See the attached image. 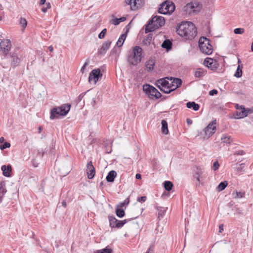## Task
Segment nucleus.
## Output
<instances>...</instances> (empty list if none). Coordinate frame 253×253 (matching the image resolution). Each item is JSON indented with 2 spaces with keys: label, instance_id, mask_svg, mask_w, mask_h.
<instances>
[{
  "label": "nucleus",
  "instance_id": "34",
  "mask_svg": "<svg viewBox=\"0 0 253 253\" xmlns=\"http://www.w3.org/2000/svg\"><path fill=\"white\" fill-rule=\"evenodd\" d=\"M164 185L165 189L168 191L171 190L173 187V184L171 181H166L164 183Z\"/></svg>",
  "mask_w": 253,
  "mask_h": 253
},
{
  "label": "nucleus",
  "instance_id": "12",
  "mask_svg": "<svg viewBox=\"0 0 253 253\" xmlns=\"http://www.w3.org/2000/svg\"><path fill=\"white\" fill-rule=\"evenodd\" d=\"M204 65L211 70H216L218 66V64L216 61L208 57L205 59Z\"/></svg>",
  "mask_w": 253,
  "mask_h": 253
},
{
  "label": "nucleus",
  "instance_id": "15",
  "mask_svg": "<svg viewBox=\"0 0 253 253\" xmlns=\"http://www.w3.org/2000/svg\"><path fill=\"white\" fill-rule=\"evenodd\" d=\"M111 41H106L104 42L101 47L98 50V53L100 55H104L106 53L107 50L109 49L111 44Z\"/></svg>",
  "mask_w": 253,
  "mask_h": 253
},
{
  "label": "nucleus",
  "instance_id": "36",
  "mask_svg": "<svg viewBox=\"0 0 253 253\" xmlns=\"http://www.w3.org/2000/svg\"><path fill=\"white\" fill-rule=\"evenodd\" d=\"M158 87L161 89V91L165 92V93H169L171 91L174 90V89H172V88H169V85L166 86L164 87H160V85H158Z\"/></svg>",
  "mask_w": 253,
  "mask_h": 253
},
{
  "label": "nucleus",
  "instance_id": "8",
  "mask_svg": "<svg viewBox=\"0 0 253 253\" xmlns=\"http://www.w3.org/2000/svg\"><path fill=\"white\" fill-rule=\"evenodd\" d=\"M3 59L5 62L10 63L11 66L13 67L17 66L21 61V59L17 53L15 52H10L6 55Z\"/></svg>",
  "mask_w": 253,
  "mask_h": 253
},
{
  "label": "nucleus",
  "instance_id": "41",
  "mask_svg": "<svg viewBox=\"0 0 253 253\" xmlns=\"http://www.w3.org/2000/svg\"><path fill=\"white\" fill-rule=\"evenodd\" d=\"M19 23L20 25L23 28V29H25V28L26 27L27 25V22L26 20V19L23 18H21L19 21Z\"/></svg>",
  "mask_w": 253,
  "mask_h": 253
},
{
  "label": "nucleus",
  "instance_id": "13",
  "mask_svg": "<svg viewBox=\"0 0 253 253\" xmlns=\"http://www.w3.org/2000/svg\"><path fill=\"white\" fill-rule=\"evenodd\" d=\"M206 176L204 174V169L200 168H197L193 175L194 178L196 179L198 183L196 184L197 185H199L201 183L204 177Z\"/></svg>",
  "mask_w": 253,
  "mask_h": 253
},
{
  "label": "nucleus",
  "instance_id": "26",
  "mask_svg": "<svg viewBox=\"0 0 253 253\" xmlns=\"http://www.w3.org/2000/svg\"><path fill=\"white\" fill-rule=\"evenodd\" d=\"M108 219L109 221L110 226L111 228H116L115 225L118 222V219H117L114 216L111 215H109L108 216Z\"/></svg>",
  "mask_w": 253,
  "mask_h": 253
},
{
  "label": "nucleus",
  "instance_id": "31",
  "mask_svg": "<svg viewBox=\"0 0 253 253\" xmlns=\"http://www.w3.org/2000/svg\"><path fill=\"white\" fill-rule=\"evenodd\" d=\"M126 35L125 34H123L121 35L120 37L118 39L117 42V45L118 47H121L123 45V43L126 40Z\"/></svg>",
  "mask_w": 253,
  "mask_h": 253
},
{
  "label": "nucleus",
  "instance_id": "4",
  "mask_svg": "<svg viewBox=\"0 0 253 253\" xmlns=\"http://www.w3.org/2000/svg\"><path fill=\"white\" fill-rule=\"evenodd\" d=\"M71 105L70 104H64L60 107L54 108L51 110L50 118L53 120L56 118H59L60 116H64L67 114L70 109Z\"/></svg>",
  "mask_w": 253,
  "mask_h": 253
},
{
  "label": "nucleus",
  "instance_id": "45",
  "mask_svg": "<svg viewBox=\"0 0 253 253\" xmlns=\"http://www.w3.org/2000/svg\"><path fill=\"white\" fill-rule=\"evenodd\" d=\"M244 29L243 28H238L234 30V32L236 34H242L244 33Z\"/></svg>",
  "mask_w": 253,
  "mask_h": 253
},
{
  "label": "nucleus",
  "instance_id": "28",
  "mask_svg": "<svg viewBox=\"0 0 253 253\" xmlns=\"http://www.w3.org/2000/svg\"><path fill=\"white\" fill-rule=\"evenodd\" d=\"M221 142L226 144H230L232 142V139L229 135L224 134L221 138Z\"/></svg>",
  "mask_w": 253,
  "mask_h": 253
},
{
  "label": "nucleus",
  "instance_id": "24",
  "mask_svg": "<svg viewBox=\"0 0 253 253\" xmlns=\"http://www.w3.org/2000/svg\"><path fill=\"white\" fill-rule=\"evenodd\" d=\"M162 124V132L165 134H168L169 130L168 128V123L165 120H163L161 122Z\"/></svg>",
  "mask_w": 253,
  "mask_h": 253
},
{
  "label": "nucleus",
  "instance_id": "49",
  "mask_svg": "<svg viewBox=\"0 0 253 253\" xmlns=\"http://www.w3.org/2000/svg\"><path fill=\"white\" fill-rule=\"evenodd\" d=\"M219 167V164L218 162L217 161L215 162L213 165L212 169H213V170H216L217 169H218Z\"/></svg>",
  "mask_w": 253,
  "mask_h": 253
},
{
  "label": "nucleus",
  "instance_id": "53",
  "mask_svg": "<svg viewBox=\"0 0 253 253\" xmlns=\"http://www.w3.org/2000/svg\"><path fill=\"white\" fill-rule=\"evenodd\" d=\"M217 90H216V89H212V90H211V91H210L209 92V95H211V96H212V95H214V94H216L217 93Z\"/></svg>",
  "mask_w": 253,
  "mask_h": 253
},
{
  "label": "nucleus",
  "instance_id": "2",
  "mask_svg": "<svg viewBox=\"0 0 253 253\" xmlns=\"http://www.w3.org/2000/svg\"><path fill=\"white\" fill-rule=\"evenodd\" d=\"M143 53V49L140 46H134L132 51H130L128 54L127 62L131 65H137L141 61Z\"/></svg>",
  "mask_w": 253,
  "mask_h": 253
},
{
  "label": "nucleus",
  "instance_id": "32",
  "mask_svg": "<svg viewBox=\"0 0 253 253\" xmlns=\"http://www.w3.org/2000/svg\"><path fill=\"white\" fill-rule=\"evenodd\" d=\"M153 37V35L152 34H148L146 37L144 39L143 41V43L146 45H149L151 43Z\"/></svg>",
  "mask_w": 253,
  "mask_h": 253
},
{
  "label": "nucleus",
  "instance_id": "43",
  "mask_svg": "<svg viewBox=\"0 0 253 253\" xmlns=\"http://www.w3.org/2000/svg\"><path fill=\"white\" fill-rule=\"evenodd\" d=\"M107 32V29H104L102 30V31L98 35V38L100 39H102L105 37V36Z\"/></svg>",
  "mask_w": 253,
  "mask_h": 253
},
{
  "label": "nucleus",
  "instance_id": "18",
  "mask_svg": "<svg viewBox=\"0 0 253 253\" xmlns=\"http://www.w3.org/2000/svg\"><path fill=\"white\" fill-rule=\"evenodd\" d=\"M155 66V61L152 59L148 60L145 64V66L148 72L153 70Z\"/></svg>",
  "mask_w": 253,
  "mask_h": 253
},
{
  "label": "nucleus",
  "instance_id": "23",
  "mask_svg": "<svg viewBox=\"0 0 253 253\" xmlns=\"http://www.w3.org/2000/svg\"><path fill=\"white\" fill-rule=\"evenodd\" d=\"M186 107L188 108H192L194 111H197L199 109V105L195 102H188L186 103Z\"/></svg>",
  "mask_w": 253,
  "mask_h": 253
},
{
  "label": "nucleus",
  "instance_id": "51",
  "mask_svg": "<svg viewBox=\"0 0 253 253\" xmlns=\"http://www.w3.org/2000/svg\"><path fill=\"white\" fill-rule=\"evenodd\" d=\"M147 199V197L146 196H141L140 197L137 198V201L139 202H144Z\"/></svg>",
  "mask_w": 253,
  "mask_h": 253
},
{
  "label": "nucleus",
  "instance_id": "44",
  "mask_svg": "<svg viewBox=\"0 0 253 253\" xmlns=\"http://www.w3.org/2000/svg\"><path fill=\"white\" fill-rule=\"evenodd\" d=\"M155 245L154 243H152L150 247L149 248L148 251L146 252V253H155Z\"/></svg>",
  "mask_w": 253,
  "mask_h": 253
},
{
  "label": "nucleus",
  "instance_id": "39",
  "mask_svg": "<svg viewBox=\"0 0 253 253\" xmlns=\"http://www.w3.org/2000/svg\"><path fill=\"white\" fill-rule=\"evenodd\" d=\"M127 222V219H125L124 220H118V222H117V224L115 225L116 228H119L123 227L124 225V224L125 223H126Z\"/></svg>",
  "mask_w": 253,
  "mask_h": 253
},
{
  "label": "nucleus",
  "instance_id": "58",
  "mask_svg": "<svg viewBox=\"0 0 253 253\" xmlns=\"http://www.w3.org/2000/svg\"><path fill=\"white\" fill-rule=\"evenodd\" d=\"M186 122L188 124H191L192 123V120L189 119H187Z\"/></svg>",
  "mask_w": 253,
  "mask_h": 253
},
{
  "label": "nucleus",
  "instance_id": "57",
  "mask_svg": "<svg viewBox=\"0 0 253 253\" xmlns=\"http://www.w3.org/2000/svg\"><path fill=\"white\" fill-rule=\"evenodd\" d=\"M45 2H46V0H41L40 2V5H43L45 3H46Z\"/></svg>",
  "mask_w": 253,
  "mask_h": 253
},
{
  "label": "nucleus",
  "instance_id": "25",
  "mask_svg": "<svg viewBox=\"0 0 253 253\" xmlns=\"http://www.w3.org/2000/svg\"><path fill=\"white\" fill-rule=\"evenodd\" d=\"M172 42L169 40H166L164 41L162 44V47L167 49V51L171 48Z\"/></svg>",
  "mask_w": 253,
  "mask_h": 253
},
{
  "label": "nucleus",
  "instance_id": "47",
  "mask_svg": "<svg viewBox=\"0 0 253 253\" xmlns=\"http://www.w3.org/2000/svg\"><path fill=\"white\" fill-rule=\"evenodd\" d=\"M245 196V192H236V196L235 198H243Z\"/></svg>",
  "mask_w": 253,
  "mask_h": 253
},
{
  "label": "nucleus",
  "instance_id": "14",
  "mask_svg": "<svg viewBox=\"0 0 253 253\" xmlns=\"http://www.w3.org/2000/svg\"><path fill=\"white\" fill-rule=\"evenodd\" d=\"M86 174L88 179L93 178L95 175V170L91 161L88 162L86 164Z\"/></svg>",
  "mask_w": 253,
  "mask_h": 253
},
{
  "label": "nucleus",
  "instance_id": "61",
  "mask_svg": "<svg viewBox=\"0 0 253 253\" xmlns=\"http://www.w3.org/2000/svg\"><path fill=\"white\" fill-rule=\"evenodd\" d=\"M43 128L42 126H39L38 128L39 132L40 133L42 130Z\"/></svg>",
  "mask_w": 253,
  "mask_h": 253
},
{
  "label": "nucleus",
  "instance_id": "16",
  "mask_svg": "<svg viewBox=\"0 0 253 253\" xmlns=\"http://www.w3.org/2000/svg\"><path fill=\"white\" fill-rule=\"evenodd\" d=\"M144 0H133L131 10L134 11L140 8L144 5Z\"/></svg>",
  "mask_w": 253,
  "mask_h": 253
},
{
  "label": "nucleus",
  "instance_id": "64",
  "mask_svg": "<svg viewBox=\"0 0 253 253\" xmlns=\"http://www.w3.org/2000/svg\"><path fill=\"white\" fill-rule=\"evenodd\" d=\"M125 206V203H122L121 204L120 207H123V206Z\"/></svg>",
  "mask_w": 253,
  "mask_h": 253
},
{
  "label": "nucleus",
  "instance_id": "7",
  "mask_svg": "<svg viewBox=\"0 0 253 253\" xmlns=\"http://www.w3.org/2000/svg\"><path fill=\"white\" fill-rule=\"evenodd\" d=\"M175 9V5L170 1L166 0L163 2L159 8L158 12L162 14H170Z\"/></svg>",
  "mask_w": 253,
  "mask_h": 253
},
{
  "label": "nucleus",
  "instance_id": "27",
  "mask_svg": "<svg viewBox=\"0 0 253 253\" xmlns=\"http://www.w3.org/2000/svg\"><path fill=\"white\" fill-rule=\"evenodd\" d=\"M242 68H243V64H239L236 70V72L234 74V76L236 78H240L242 76Z\"/></svg>",
  "mask_w": 253,
  "mask_h": 253
},
{
  "label": "nucleus",
  "instance_id": "60",
  "mask_svg": "<svg viewBox=\"0 0 253 253\" xmlns=\"http://www.w3.org/2000/svg\"><path fill=\"white\" fill-rule=\"evenodd\" d=\"M62 204V205L64 207H66V202L65 201H63L61 203Z\"/></svg>",
  "mask_w": 253,
  "mask_h": 253
},
{
  "label": "nucleus",
  "instance_id": "46",
  "mask_svg": "<svg viewBox=\"0 0 253 253\" xmlns=\"http://www.w3.org/2000/svg\"><path fill=\"white\" fill-rule=\"evenodd\" d=\"M51 5L49 2H47L45 3V6H43L41 10L43 12H46L48 9L50 8Z\"/></svg>",
  "mask_w": 253,
  "mask_h": 253
},
{
  "label": "nucleus",
  "instance_id": "5",
  "mask_svg": "<svg viewBox=\"0 0 253 253\" xmlns=\"http://www.w3.org/2000/svg\"><path fill=\"white\" fill-rule=\"evenodd\" d=\"M199 46L201 51L207 55L212 53V45L210 43V40L205 37H201L199 40Z\"/></svg>",
  "mask_w": 253,
  "mask_h": 253
},
{
  "label": "nucleus",
  "instance_id": "20",
  "mask_svg": "<svg viewBox=\"0 0 253 253\" xmlns=\"http://www.w3.org/2000/svg\"><path fill=\"white\" fill-rule=\"evenodd\" d=\"M237 118H242L247 116V112L246 111L245 108L238 109L236 111Z\"/></svg>",
  "mask_w": 253,
  "mask_h": 253
},
{
  "label": "nucleus",
  "instance_id": "50",
  "mask_svg": "<svg viewBox=\"0 0 253 253\" xmlns=\"http://www.w3.org/2000/svg\"><path fill=\"white\" fill-rule=\"evenodd\" d=\"M89 63V59H87L86 60V61H85V63L84 64V65H83V66L81 68V71L83 73L84 72V69H85V67L86 66H87Z\"/></svg>",
  "mask_w": 253,
  "mask_h": 253
},
{
  "label": "nucleus",
  "instance_id": "30",
  "mask_svg": "<svg viewBox=\"0 0 253 253\" xmlns=\"http://www.w3.org/2000/svg\"><path fill=\"white\" fill-rule=\"evenodd\" d=\"M206 74V71L202 68H198L195 73V76L197 78L203 77Z\"/></svg>",
  "mask_w": 253,
  "mask_h": 253
},
{
  "label": "nucleus",
  "instance_id": "17",
  "mask_svg": "<svg viewBox=\"0 0 253 253\" xmlns=\"http://www.w3.org/2000/svg\"><path fill=\"white\" fill-rule=\"evenodd\" d=\"M1 169L2 171V173L4 176L9 177L10 176V173L11 172L12 168L10 165L7 166L3 165L2 166Z\"/></svg>",
  "mask_w": 253,
  "mask_h": 253
},
{
  "label": "nucleus",
  "instance_id": "56",
  "mask_svg": "<svg viewBox=\"0 0 253 253\" xmlns=\"http://www.w3.org/2000/svg\"><path fill=\"white\" fill-rule=\"evenodd\" d=\"M219 232L221 233L222 231L223 230V225L222 224H221L219 226Z\"/></svg>",
  "mask_w": 253,
  "mask_h": 253
},
{
  "label": "nucleus",
  "instance_id": "9",
  "mask_svg": "<svg viewBox=\"0 0 253 253\" xmlns=\"http://www.w3.org/2000/svg\"><path fill=\"white\" fill-rule=\"evenodd\" d=\"M11 48V42L9 40H3L0 42V55L4 57L8 54Z\"/></svg>",
  "mask_w": 253,
  "mask_h": 253
},
{
  "label": "nucleus",
  "instance_id": "6",
  "mask_svg": "<svg viewBox=\"0 0 253 253\" xmlns=\"http://www.w3.org/2000/svg\"><path fill=\"white\" fill-rule=\"evenodd\" d=\"M143 90L151 99L154 98L158 99L162 96L161 93L155 87L150 84H145L143 85Z\"/></svg>",
  "mask_w": 253,
  "mask_h": 253
},
{
  "label": "nucleus",
  "instance_id": "19",
  "mask_svg": "<svg viewBox=\"0 0 253 253\" xmlns=\"http://www.w3.org/2000/svg\"><path fill=\"white\" fill-rule=\"evenodd\" d=\"M117 176V172L114 170L109 171L106 176V180L109 182H112L114 181L115 177Z\"/></svg>",
  "mask_w": 253,
  "mask_h": 253
},
{
  "label": "nucleus",
  "instance_id": "40",
  "mask_svg": "<svg viewBox=\"0 0 253 253\" xmlns=\"http://www.w3.org/2000/svg\"><path fill=\"white\" fill-rule=\"evenodd\" d=\"M245 167V164L244 163H242L240 164H239L236 167V170L237 172H241L244 170V168Z\"/></svg>",
  "mask_w": 253,
  "mask_h": 253
},
{
  "label": "nucleus",
  "instance_id": "62",
  "mask_svg": "<svg viewBox=\"0 0 253 253\" xmlns=\"http://www.w3.org/2000/svg\"><path fill=\"white\" fill-rule=\"evenodd\" d=\"M48 49L50 51H52L53 50V48L52 46H50L48 47Z\"/></svg>",
  "mask_w": 253,
  "mask_h": 253
},
{
  "label": "nucleus",
  "instance_id": "38",
  "mask_svg": "<svg viewBox=\"0 0 253 253\" xmlns=\"http://www.w3.org/2000/svg\"><path fill=\"white\" fill-rule=\"evenodd\" d=\"M116 212L117 215L120 218L123 217L125 215V211L123 209H117Z\"/></svg>",
  "mask_w": 253,
  "mask_h": 253
},
{
  "label": "nucleus",
  "instance_id": "52",
  "mask_svg": "<svg viewBox=\"0 0 253 253\" xmlns=\"http://www.w3.org/2000/svg\"><path fill=\"white\" fill-rule=\"evenodd\" d=\"M133 0H125V2L126 4L129 5L130 6V8H131V6L133 4Z\"/></svg>",
  "mask_w": 253,
  "mask_h": 253
},
{
  "label": "nucleus",
  "instance_id": "10",
  "mask_svg": "<svg viewBox=\"0 0 253 253\" xmlns=\"http://www.w3.org/2000/svg\"><path fill=\"white\" fill-rule=\"evenodd\" d=\"M216 120L215 119L211 122L204 129L205 136L209 138L212 136L215 132Z\"/></svg>",
  "mask_w": 253,
  "mask_h": 253
},
{
  "label": "nucleus",
  "instance_id": "22",
  "mask_svg": "<svg viewBox=\"0 0 253 253\" xmlns=\"http://www.w3.org/2000/svg\"><path fill=\"white\" fill-rule=\"evenodd\" d=\"M182 80L179 78H174L172 81V85L173 87L172 89L175 90L177 88L180 86L182 84Z\"/></svg>",
  "mask_w": 253,
  "mask_h": 253
},
{
  "label": "nucleus",
  "instance_id": "48",
  "mask_svg": "<svg viewBox=\"0 0 253 253\" xmlns=\"http://www.w3.org/2000/svg\"><path fill=\"white\" fill-rule=\"evenodd\" d=\"M0 193H1L2 195H4L6 192V189L2 185V183H0Z\"/></svg>",
  "mask_w": 253,
  "mask_h": 253
},
{
  "label": "nucleus",
  "instance_id": "21",
  "mask_svg": "<svg viewBox=\"0 0 253 253\" xmlns=\"http://www.w3.org/2000/svg\"><path fill=\"white\" fill-rule=\"evenodd\" d=\"M166 79H168V78H162L158 80L157 83V86H158V85H160V87H164L165 86L169 85V83Z\"/></svg>",
  "mask_w": 253,
  "mask_h": 253
},
{
  "label": "nucleus",
  "instance_id": "33",
  "mask_svg": "<svg viewBox=\"0 0 253 253\" xmlns=\"http://www.w3.org/2000/svg\"><path fill=\"white\" fill-rule=\"evenodd\" d=\"M94 253H113V250L109 246H107L104 249L96 251Z\"/></svg>",
  "mask_w": 253,
  "mask_h": 253
},
{
  "label": "nucleus",
  "instance_id": "37",
  "mask_svg": "<svg viewBox=\"0 0 253 253\" xmlns=\"http://www.w3.org/2000/svg\"><path fill=\"white\" fill-rule=\"evenodd\" d=\"M227 185V181H225L221 182L217 187V189L219 191H222L224 190Z\"/></svg>",
  "mask_w": 253,
  "mask_h": 253
},
{
  "label": "nucleus",
  "instance_id": "59",
  "mask_svg": "<svg viewBox=\"0 0 253 253\" xmlns=\"http://www.w3.org/2000/svg\"><path fill=\"white\" fill-rule=\"evenodd\" d=\"M4 138L3 137H1L0 138V143H2L4 142Z\"/></svg>",
  "mask_w": 253,
  "mask_h": 253
},
{
  "label": "nucleus",
  "instance_id": "3",
  "mask_svg": "<svg viewBox=\"0 0 253 253\" xmlns=\"http://www.w3.org/2000/svg\"><path fill=\"white\" fill-rule=\"evenodd\" d=\"M165 23V20L163 17L156 15L149 20L148 24L146 25L145 31L147 33L154 31L155 29L163 26Z\"/></svg>",
  "mask_w": 253,
  "mask_h": 253
},
{
  "label": "nucleus",
  "instance_id": "11",
  "mask_svg": "<svg viewBox=\"0 0 253 253\" xmlns=\"http://www.w3.org/2000/svg\"><path fill=\"white\" fill-rule=\"evenodd\" d=\"M102 76V74L101 73L100 69H94L89 74L88 81L89 83L93 81L94 84H95Z\"/></svg>",
  "mask_w": 253,
  "mask_h": 253
},
{
  "label": "nucleus",
  "instance_id": "63",
  "mask_svg": "<svg viewBox=\"0 0 253 253\" xmlns=\"http://www.w3.org/2000/svg\"><path fill=\"white\" fill-rule=\"evenodd\" d=\"M82 97H82V95H81H81H79V97H78L79 100L80 101V100H81V99H82Z\"/></svg>",
  "mask_w": 253,
  "mask_h": 253
},
{
  "label": "nucleus",
  "instance_id": "35",
  "mask_svg": "<svg viewBox=\"0 0 253 253\" xmlns=\"http://www.w3.org/2000/svg\"><path fill=\"white\" fill-rule=\"evenodd\" d=\"M126 20L125 17H122L120 18H114L112 19V23L115 25H119L121 22L125 21Z\"/></svg>",
  "mask_w": 253,
  "mask_h": 253
},
{
  "label": "nucleus",
  "instance_id": "54",
  "mask_svg": "<svg viewBox=\"0 0 253 253\" xmlns=\"http://www.w3.org/2000/svg\"><path fill=\"white\" fill-rule=\"evenodd\" d=\"M244 152L243 151V150H239L238 151H236L235 153V155H242L243 154H244Z\"/></svg>",
  "mask_w": 253,
  "mask_h": 253
},
{
  "label": "nucleus",
  "instance_id": "29",
  "mask_svg": "<svg viewBox=\"0 0 253 253\" xmlns=\"http://www.w3.org/2000/svg\"><path fill=\"white\" fill-rule=\"evenodd\" d=\"M156 209L158 213V218H163L165 214L167 208L165 209V208L163 207H157Z\"/></svg>",
  "mask_w": 253,
  "mask_h": 253
},
{
  "label": "nucleus",
  "instance_id": "55",
  "mask_svg": "<svg viewBox=\"0 0 253 253\" xmlns=\"http://www.w3.org/2000/svg\"><path fill=\"white\" fill-rule=\"evenodd\" d=\"M135 178L137 179H140L141 178V175L139 173H137L136 175H135Z\"/></svg>",
  "mask_w": 253,
  "mask_h": 253
},
{
  "label": "nucleus",
  "instance_id": "1",
  "mask_svg": "<svg viewBox=\"0 0 253 253\" xmlns=\"http://www.w3.org/2000/svg\"><path fill=\"white\" fill-rule=\"evenodd\" d=\"M176 32L180 36L188 40H192L197 34V29L191 22H182L177 25Z\"/></svg>",
  "mask_w": 253,
  "mask_h": 253
},
{
  "label": "nucleus",
  "instance_id": "42",
  "mask_svg": "<svg viewBox=\"0 0 253 253\" xmlns=\"http://www.w3.org/2000/svg\"><path fill=\"white\" fill-rule=\"evenodd\" d=\"M10 147V144L9 142H5L3 144L0 145V149L1 150H3L4 149L9 148Z\"/></svg>",
  "mask_w": 253,
  "mask_h": 253
}]
</instances>
